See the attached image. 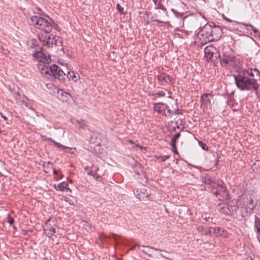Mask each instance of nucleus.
<instances>
[{"label":"nucleus","mask_w":260,"mask_h":260,"mask_svg":"<svg viewBox=\"0 0 260 260\" xmlns=\"http://www.w3.org/2000/svg\"><path fill=\"white\" fill-rule=\"evenodd\" d=\"M161 256H164L162 254H160Z\"/></svg>","instance_id":"obj_51"},{"label":"nucleus","mask_w":260,"mask_h":260,"mask_svg":"<svg viewBox=\"0 0 260 260\" xmlns=\"http://www.w3.org/2000/svg\"><path fill=\"white\" fill-rule=\"evenodd\" d=\"M50 36V39L48 40L46 46L48 47H52L53 45L56 46H61L62 45V39L58 36Z\"/></svg>","instance_id":"obj_8"},{"label":"nucleus","mask_w":260,"mask_h":260,"mask_svg":"<svg viewBox=\"0 0 260 260\" xmlns=\"http://www.w3.org/2000/svg\"><path fill=\"white\" fill-rule=\"evenodd\" d=\"M142 247H144L145 249L142 250V252L144 253L147 254L149 257L152 256V254L153 253V250L161 251H162L159 249L154 248V247L142 245Z\"/></svg>","instance_id":"obj_17"},{"label":"nucleus","mask_w":260,"mask_h":260,"mask_svg":"<svg viewBox=\"0 0 260 260\" xmlns=\"http://www.w3.org/2000/svg\"><path fill=\"white\" fill-rule=\"evenodd\" d=\"M0 175H1V176H2V173H0Z\"/></svg>","instance_id":"obj_52"},{"label":"nucleus","mask_w":260,"mask_h":260,"mask_svg":"<svg viewBox=\"0 0 260 260\" xmlns=\"http://www.w3.org/2000/svg\"><path fill=\"white\" fill-rule=\"evenodd\" d=\"M137 198L140 200L147 201L149 199V194L147 189L142 188L140 190V191L137 194Z\"/></svg>","instance_id":"obj_16"},{"label":"nucleus","mask_w":260,"mask_h":260,"mask_svg":"<svg viewBox=\"0 0 260 260\" xmlns=\"http://www.w3.org/2000/svg\"><path fill=\"white\" fill-rule=\"evenodd\" d=\"M213 188L216 189V191L214 193V195L219 200H221V198L223 197L225 192L226 191V188L221 184L218 183V186L214 187Z\"/></svg>","instance_id":"obj_12"},{"label":"nucleus","mask_w":260,"mask_h":260,"mask_svg":"<svg viewBox=\"0 0 260 260\" xmlns=\"http://www.w3.org/2000/svg\"><path fill=\"white\" fill-rule=\"evenodd\" d=\"M260 77V73L256 69L249 68L237 71L234 74L237 87L241 90L257 91L258 85L256 77Z\"/></svg>","instance_id":"obj_1"},{"label":"nucleus","mask_w":260,"mask_h":260,"mask_svg":"<svg viewBox=\"0 0 260 260\" xmlns=\"http://www.w3.org/2000/svg\"><path fill=\"white\" fill-rule=\"evenodd\" d=\"M254 226L256 231V236L258 241L260 243V218L255 216Z\"/></svg>","instance_id":"obj_19"},{"label":"nucleus","mask_w":260,"mask_h":260,"mask_svg":"<svg viewBox=\"0 0 260 260\" xmlns=\"http://www.w3.org/2000/svg\"><path fill=\"white\" fill-rule=\"evenodd\" d=\"M212 30V25L206 24L202 28L201 31H199L197 32L198 37L201 40H202V43H206L214 41Z\"/></svg>","instance_id":"obj_5"},{"label":"nucleus","mask_w":260,"mask_h":260,"mask_svg":"<svg viewBox=\"0 0 260 260\" xmlns=\"http://www.w3.org/2000/svg\"><path fill=\"white\" fill-rule=\"evenodd\" d=\"M85 170L88 172V174L90 176H92L93 177H95V174L93 173V172L92 170H89V167H86L85 168Z\"/></svg>","instance_id":"obj_32"},{"label":"nucleus","mask_w":260,"mask_h":260,"mask_svg":"<svg viewBox=\"0 0 260 260\" xmlns=\"http://www.w3.org/2000/svg\"><path fill=\"white\" fill-rule=\"evenodd\" d=\"M154 96L162 97L166 95V93L162 91L156 92L152 94Z\"/></svg>","instance_id":"obj_31"},{"label":"nucleus","mask_w":260,"mask_h":260,"mask_svg":"<svg viewBox=\"0 0 260 260\" xmlns=\"http://www.w3.org/2000/svg\"><path fill=\"white\" fill-rule=\"evenodd\" d=\"M159 84L164 86H171L173 84L172 79L166 73L160 74L157 76Z\"/></svg>","instance_id":"obj_7"},{"label":"nucleus","mask_w":260,"mask_h":260,"mask_svg":"<svg viewBox=\"0 0 260 260\" xmlns=\"http://www.w3.org/2000/svg\"><path fill=\"white\" fill-rule=\"evenodd\" d=\"M220 62L222 67L230 70H237L239 67L238 60L232 54L223 52L220 56Z\"/></svg>","instance_id":"obj_4"},{"label":"nucleus","mask_w":260,"mask_h":260,"mask_svg":"<svg viewBox=\"0 0 260 260\" xmlns=\"http://www.w3.org/2000/svg\"><path fill=\"white\" fill-rule=\"evenodd\" d=\"M68 185L67 183L62 182L59 183L57 185L54 184V186L56 189H58L60 191H64L66 189V190L71 191V190L67 187Z\"/></svg>","instance_id":"obj_24"},{"label":"nucleus","mask_w":260,"mask_h":260,"mask_svg":"<svg viewBox=\"0 0 260 260\" xmlns=\"http://www.w3.org/2000/svg\"><path fill=\"white\" fill-rule=\"evenodd\" d=\"M218 210L221 213L225 214H230L229 207L228 204H220L217 206Z\"/></svg>","instance_id":"obj_22"},{"label":"nucleus","mask_w":260,"mask_h":260,"mask_svg":"<svg viewBox=\"0 0 260 260\" xmlns=\"http://www.w3.org/2000/svg\"><path fill=\"white\" fill-rule=\"evenodd\" d=\"M254 198V195L252 193H251L248 198L246 197V199L244 201L243 205L246 208L247 211L249 210L251 211L254 209L255 207V204L253 201Z\"/></svg>","instance_id":"obj_9"},{"label":"nucleus","mask_w":260,"mask_h":260,"mask_svg":"<svg viewBox=\"0 0 260 260\" xmlns=\"http://www.w3.org/2000/svg\"><path fill=\"white\" fill-rule=\"evenodd\" d=\"M64 74L66 75L65 78L67 77L69 79H71L74 81H77L80 78L79 74L73 71H68L67 74L65 73Z\"/></svg>","instance_id":"obj_18"},{"label":"nucleus","mask_w":260,"mask_h":260,"mask_svg":"<svg viewBox=\"0 0 260 260\" xmlns=\"http://www.w3.org/2000/svg\"><path fill=\"white\" fill-rule=\"evenodd\" d=\"M2 116L4 118V120H7V118L5 116H4L3 114H2Z\"/></svg>","instance_id":"obj_46"},{"label":"nucleus","mask_w":260,"mask_h":260,"mask_svg":"<svg viewBox=\"0 0 260 260\" xmlns=\"http://www.w3.org/2000/svg\"><path fill=\"white\" fill-rule=\"evenodd\" d=\"M203 182L207 185L210 186V188H213L215 186H218V183H216L211 177L206 175L202 178Z\"/></svg>","instance_id":"obj_15"},{"label":"nucleus","mask_w":260,"mask_h":260,"mask_svg":"<svg viewBox=\"0 0 260 260\" xmlns=\"http://www.w3.org/2000/svg\"><path fill=\"white\" fill-rule=\"evenodd\" d=\"M242 25H244V26H249L251 27V30L253 31V32L257 35H258V34L260 33L259 31H258L257 30V29H256L255 28H254L253 27V25H252L251 24H249V23H245V22H242Z\"/></svg>","instance_id":"obj_27"},{"label":"nucleus","mask_w":260,"mask_h":260,"mask_svg":"<svg viewBox=\"0 0 260 260\" xmlns=\"http://www.w3.org/2000/svg\"><path fill=\"white\" fill-rule=\"evenodd\" d=\"M72 123L75 124L77 128L79 129H84L86 127L87 125L86 121L84 120H73Z\"/></svg>","instance_id":"obj_20"},{"label":"nucleus","mask_w":260,"mask_h":260,"mask_svg":"<svg viewBox=\"0 0 260 260\" xmlns=\"http://www.w3.org/2000/svg\"><path fill=\"white\" fill-rule=\"evenodd\" d=\"M53 172L55 175H56V176L58 175V171L57 170H56L55 169H53Z\"/></svg>","instance_id":"obj_42"},{"label":"nucleus","mask_w":260,"mask_h":260,"mask_svg":"<svg viewBox=\"0 0 260 260\" xmlns=\"http://www.w3.org/2000/svg\"><path fill=\"white\" fill-rule=\"evenodd\" d=\"M116 6H117V9L119 11V13H120L121 14H124L123 8H122L119 4H118Z\"/></svg>","instance_id":"obj_36"},{"label":"nucleus","mask_w":260,"mask_h":260,"mask_svg":"<svg viewBox=\"0 0 260 260\" xmlns=\"http://www.w3.org/2000/svg\"><path fill=\"white\" fill-rule=\"evenodd\" d=\"M7 221L10 224L12 225L14 222V219L10 215H8Z\"/></svg>","instance_id":"obj_34"},{"label":"nucleus","mask_w":260,"mask_h":260,"mask_svg":"<svg viewBox=\"0 0 260 260\" xmlns=\"http://www.w3.org/2000/svg\"><path fill=\"white\" fill-rule=\"evenodd\" d=\"M30 23L36 28L43 31L45 34L40 33L38 35V39L44 46H46L48 39H50V36L48 35L50 32L53 28L57 29L58 25L55 22L48 17L44 18L39 16H32L30 18Z\"/></svg>","instance_id":"obj_3"},{"label":"nucleus","mask_w":260,"mask_h":260,"mask_svg":"<svg viewBox=\"0 0 260 260\" xmlns=\"http://www.w3.org/2000/svg\"><path fill=\"white\" fill-rule=\"evenodd\" d=\"M156 21H157L158 22H164V21H160V20H155Z\"/></svg>","instance_id":"obj_48"},{"label":"nucleus","mask_w":260,"mask_h":260,"mask_svg":"<svg viewBox=\"0 0 260 260\" xmlns=\"http://www.w3.org/2000/svg\"><path fill=\"white\" fill-rule=\"evenodd\" d=\"M170 155H158L156 156V158L161 162H164L167 159L170 158Z\"/></svg>","instance_id":"obj_28"},{"label":"nucleus","mask_w":260,"mask_h":260,"mask_svg":"<svg viewBox=\"0 0 260 260\" xmlns=\"http://www.w3.org/2000/svg\"><path fill=\"white\" fill-rule=\"evenodd\" d=\"M202 217L204 218V219L206 220V221H208V219L210 218V217L209 216H205V217H204L203 216H202Z\"/></svg>","instance_id":"obj_43"},{"label":"nucleus","mask_w":260,"mask_h":260,"mask_svg":"<svg viewBox=\"0 0 260 260\" xmlns=\"http://www.w3.org/2000/svg\"><path fill=\"white\" fill-rule=\"evenodd\" d=\"M58 98L62 101H67L70 99V98L71 97V95L69 93L63 92L61 89H60L58 92Z\"/></svg>","instance_id":"obj_21"},{"label":"nucleus","mask_w":260,"mask_h":260,"mask_svg":"<svg viewBox=\"0 0 260 260\" xmlns=\"http://www.w3.org/2000/svg\"><path fill=\"white\" fill-rule=\"evenodd\" d=\"M212 97L213 95L210 93H205L201 96L202 106L204 108H207L208 106L211 105V99L212 98Z\"/></svg>","instance_id":"obj_14"},{"label":"nucleus","mask_w":260,"mask_h":260,"mask_svg":"<svg viewBox=\"0 0 260 260\" xmlns=\"http://www.w3.org/2000/svg\"><path fill=\"white\" fill-rule=\"evenodd\" d=\"M39 53L42 58L38 62V68L43 75L50 81L55 79L59 80L65 79L64 72L59 67L54 64L49 65L51 60L50 54L45 53L43 50Z\"/></svg>","instance_id":"obj_2"},{"label":"nucleus","mask_w":260,"mask_h":260,"mask_svg":"<svg viewBox=\"0 0 260 260\" xmlns=\"http://www.w3.org/2000/svg\"><path fill=\"white\" fill-rule=\"evenodd\" d=\"M105 238H108V236L107 235H105ZM108 237H110V236H108Z\"/></svg>","instance_id":"obj_50"},{"label":"nucleus","mask_w":260,"mask_h":260,"mask_svg":"<svg viewBox=\"0 0 260 260\" xmlns=\"http://www.w3.org/2000/svg\"><path fill=\"white\" fill-rule=\"evenodd\" d=\"M56 226V220L54 219L50 218L45 222L44 231L45 234L48 237H52L55 233V226Z\"/></svg>","instance_id":"obj_6"},{"label":"nucleus","mask_w":260,"mask_h":260,"mask_svg":"<svg viewBox=\"0 0 260 260\" xmlns=\"http://www.w3.org/2000/svg\"><path fill=\"white\" fill-rule=\"evenodd\" d=\"M254 166H257L258 167L260 166V160H256V162L254 164Z\"/></svg>","instance_id":"obj_39"},{"label":"nucleus","mask_w":260,"mask_h":260,"mask_svg":"<svg viewBox=\"0 0 260 260\" xmlns=\"http://www.w3.org/2000/svg\"><path fill=\"white\" fill-rule=\"evenodd\" d=\"M155 4V8L162 9L163 6L161 4V0H152Z\"/></svg>","instance_id":"obj_30"},{"label":"nucleus","mask_w":260,"mask_h":260,"mask_svg":"<svg viewBox=\"0 0 260 260\" xmlns=\"http://www.w3.org/2000/svg\"><path fill=\"white\" fill-rule=\"evenodd\" d=\"M140 246V245L137 244V245H136L133 246L132 248H131V250H134V249H135L136 248V247L137 246Z\"/></svg>","instance_id":"obj_44"},{"label":"nucleus","mask_w":260,"mask_h":260,"mask_svg":"<svg viewBox=\"0 0 260 260\" xmlns=\"http://www.w3.org/2000/svg\"><path fill=\"white\" fill-rule=\"evenodd\" d=\"M63 177V175L62 174H60L59 176H56V179L59 180L61 179Z\"/></svg>","instance_id":"obj_41"},{"label":"nucleus","mask_w":260,"mask_h":260,"mask_svg":"<svg viewBox=\"0 0 260 260\" xmlns=\"http://www.w3.org/2000/svg\"><path fill=\"white\" fill-rule=\"evenodd\" d=\"M154 110L160 114L167 115L166 110L168 109V106L163 103H156L154 104Z\"/></svg>","instance_id":"obj_13"},{"label":"nucleus","mask_w":260,"mask_h":260,"mask_svg":"<svg viewBox=\"0 0 260 260\" xmlns=\"http://www.w3.org/2000/svg\"><path fill=\"white\" fill-rule=\"evenodd\" d=\"M167 111V115L166 116H171L172 114H173L174 113H176V112H174L173 111H172L170 108L169 107H168V109H167L166 110Z\"/></svg>","instance_id":"obj_35"},{"label":"nucleus","mask_w":260,"mask_h":260,"mask_svg":"<svg viewBox=\"0 0 260 260\" xmlns=\"http://www.w3.org/2000/svg\"><path fill=\"white\" fill-rule=\"evenodd\" d=\"M197 230L199 233L205 235H210L212 233L211 228H205L203 226H199V227H198Z\"/></svg>","instance_id":"obj_23"},{"label":"nucleus","mask_w":260,"mask_h":260,"mask_svg":"<svg viewBox=\"0 0 260 260\" xmlns=\"http://www.w3.org/2000/svg\"><path fill=\"white\" fill-rule=\"evenodd\" d=\"M173 148V152L175 153H178V151H177V148H176V145H175L174 147H172Z\"/></svg>","instance_id":"obj_38"},{"label":"nucleus","mask_w":260,"mask_h":260,"mask_svg":"<svg viewBox=\"0 0 260 260\" xmlns=\"http://www.w3.org/2000/svg\"><path fill=\"white\" fill-rule=\"evenodd\" d=\"M180 137V134L179 133H177L173 136L172 139L171 145L172 147H174L176 145V142L177 139H178Z\"/></svg>","instance_id":"obj_26"},{"label":"nucleus","mask_w":260,"mask_h":260,"mask_svg":"<svg viewBox=\"0 0 260 260\" xmlns=\"http://www.w3.org/2000/svg\"><path fill=\"white\" fill-rule=\"evenodd\" d=\"M176 127H177V128H179V125H177Z\"/></svg>","instance_id":"obj_49"},{"label":"nucleus","mask_w":260,"mask_h":260,"mask_svg":"<svg viewBox=\"0 0 260 260\" xmlns=\"http://www.w3.org/2000/svg\"><path fill=\"white\" fill-rule=\"evenodd\" d=\"M216 48L212 45L208 46L204 49L205 57L206 60L209 61L211 59L213 56V54L216 51Z\"/></svg>","instance_id":"obj_11"},{"label":"nucleus","mask_w":260,"mask_h":260,"mask_svg":"<svg viewBox=\"0 0 260 260\" xmlns=\"http://www.w3.org/2000/svg\"><path fill=\"white\" fill-rule=\"evenodd\" d=\"M49 140L51 142H52L56 147H57L58 148H62V149H67V147L65 146H63L62 145H61V144L59 143H57L55 141H54V140H53L51 138H50L49 139Z\"/></svg>","instance_id":"obj_29"},{"label":"nucleus","mask_w":260,"mask_h":260,"mask_svg":"<svg viewBox=\"0 0 260 260\" xmlns=\"http://www.w3.org/2000/svg\"><path fill=\"white\" fill-rule=\"evenodd\" d=\"M112 237H113V239H114V240H115V242H116V243H117V244L119 243V242H118V241H117V239H116V237H117V236H117V235H116V234H113L112 235Z\"/></svg>","instance_id":"obj_37"},{"label":"nucleus","mask_w":260,"mask_h":260,"mask_svg":"<svg viewBox=\"0 0 260 260\" xmlns=\"http://www.w3.org/2000/svg\"><path fill=\"white\" fill-rule=\"evenodd\" d=\"M94 178H95L96 179L99 180L101 178V176L99 175H97V174H95V177H93Z\"/></svg>","instance_id":"obj_40"},{"label":"nucleus","mask_w":260,"mask_h":260,"mask_svg":"<svg viewBox=\"0 0 260 260\" xmlns=\"http://www.w3.org/2000/svg\"><path fill=\"white\" fill-rule=\"evenodd\" d=\"M212 30L214 41L217 40L222 35V28L220 26L216 25L213 22L212 23Z\"/></svg>","instance_id":"obj_10"},{"label":"nucleus","mask_w":260,"mask_h":260,"mask_svg":"<svg viewBox=\"0 0 260 260\" xmlns=\"http://www.w3.org/2000/svg\"><path fill=\"white\" fill-rule=\"evenodd\" d=\"M229 207V210L230 211V214H233L234 212H236L238 209V207L236 204L233 202H229L228 204Z\"/></svg>","instance_id":"obj_25"},{"label":"nucleus","mask_w":260,"mask_h":260,"mask_svg":"<svg viewBox=\"0 0 260 260\" xmlns=\"http://www.w3.org/2000/svg\"><path fill=\"white\" fill-rule=\"evenodd\" d=\"M224 19L225 20H226V21H229V22H232V21L230 19L228 18L225 17V16H224Z\"/></svg>","instance_id":"obj_45"},{"label":"nucleus","mask_w":260,"mask_h":260,"mask_svg":"<svg viewBox=\"0 0 260 260\" xmlns=\"http://www.w3.org/2000/svg\"><path fill=\"white\" fill-rule=\"evenodd\" d=\"M67 149H68L69 150V152H70V153H71V150H72V148H70V147H67Z\"/></svg>","instance_id":"obj_47"},{"label":"nucleus","mask_w":260,"mask_h":260,"mask_svg":"<svg viewBox=\"0 0 260 260\" xmlns=\"http://www.w3.org/2000/svg\"><path fill=\"white\" fill-rule=\"evenodd\" d=\"M199 144L203 150H207L208 149V147L202 142H199Z\"/></svg>","instance_id":"obj_33"}]
</instances>
